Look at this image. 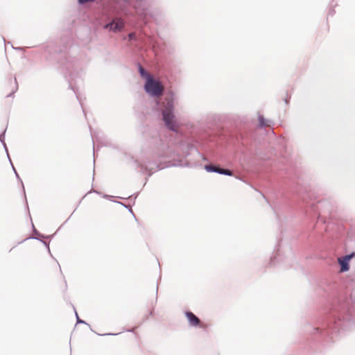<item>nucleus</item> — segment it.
<instances>
[{
	"label": "nucleus",
	"instance_id": "1",
	"mask_svg": "<svg viewBox=\"0 0 355 355\" xmlns=\"http://www.w3.org/2000/svg\"><path fill=\"white\" fill-rule=\"evenodd\" d=\"M269 122L260 113H258L257 125L247 121H240L236 127V142L252 156L269 162L266 164L275 174L278 187L286 201L291 207L301 210L305 217L313 223V228L319 223L325 225L327 220L318 212L319 202L312 200L311 195L302 185L301 177L295 166L284 157H277L275 155V157H271L263 154V132H266L265 128Z\"/></svg>",
	"mask_w": 355,
	"mask_h": 355
},
{
	"label": "nucleus",
	"instance_id": "2",
	"mask_svg": "<svg viewBox=\"0 0 355 355\" xmlns=\"http://www.w3.org/2000/svg\"><path fill=\"white\" fill-rule=\"evenodd\" d=\"M318 292L327 299L329 307L312 324H306L304 331L309 347L322 352L332 342L333 335L355 323V304L345 298L341 286L336 282L322 279Z\"/></svg>",
	"mask_w": 355,
	"mask_h": 355
},
{
	"label": "nucleus",
	"instance_id": "3",
	"mask_svg": "<svg viewBox=\"0 0 355 355\" xmlns=\"http://www.w3.org/2000/svg\"><path fill=\"white\" fill-rule=\"evenodd\" d=\"M146 156L142 163L134 160L137 167H141L142 173H153L169 166L191 168L193 164L187 157L196 154L202 157L198 148L191 142L184 139L175 146L168 144V140L155 130L149 138L146 139V145L144 148Z\"/></svg>",
	"mask_w": 355,
	"mask_h": 355
},
{
	"label": "nucleus",
	"instance_id": "4",
	"mask_svg": "<svg viewBox=\"0 0 355 355\" xmlns=\"http://www.w3.org/2000/svg\"><path fill=\"white\" fill-rule=\"evenodd\" d=\"M175 100V92L171 91L168 94V100L162 106L159 102H155L154 110L159 114L166 128L172 131L177 132L176 118L175 115L174 101Z\"/></svg>",
	"mask_w": 355,
	"mask_h": 355
},
{
	"label": "nucleus",
	"instance_id": "5",
	"mask_svg": "<svg viewBox=\"0 0 355 355\" xmlns=\"http://www.w3.org/2000/svg\"><path fill=\"white\" fill-rule=\"evenodd\" d=\"M139 76L144 79L143 89L145 93L152 98H157L162 92L161 81L153 77L147 71V68H137Z\"/></svg>",
	"mask_w": 355,
	"mask_h": 355
},
{
	"label": "nucleus",
	"instance_id": "6",
	"mask_svg": "<svg viewBox=\"0 0 355 355\" xmlns=\"http://www.w3.org/2000/svg\"><path fill=\"white\" fill-rule=\"evenodd\" d=\"M61 73L69 84V89H71L83 107L81 98L78 94V83L83 80V76L85 73L83 68H61Z\"/></svg>",
	"mask_w": 355,
	"mask_h": 355
},
{
	"label": "nucleus",
	"instance_id": "7",
	"mask_svg": "<svg viewBox=\"0 0 355 355\" xmlns=\"http://www.w3.org/2000/svg\"><path fill=\"white\" fill-rule=\"evenodd\" d=\"M128 40L130 42H135L137 45H141L151 48L153 51H156L157 42L150 35L146 33H130L128 35Z\"/></svg>",
	"mask_w": 355,
	"mask_h": 355
},
{
	"label": "nucleus",
	"instance_id": "8",
	"mask_svg": "<svg viewBox=\"0 0 355 355\" xmlns=\"http://www.w3.org/2000/svg\"><path fill=\"white\" fill-rule=\"evenodd\" d=\"M286 249L288 251V254L286 255L282 254V245L279 242L278 243L277 245L275 248L272 255L270 257V261L268 263L270 266H275L279 262H284V259L292 257L293 252L290 247L286 246Z\"/></svg>",
	"mask_w": 355,
	"mask_h": 355
},
{
	"label": "nucleus",
	"instance_id": "9",
	"mask_svg": "<svg viewBox=\"0 0 355 355\" xmlns=\"http://www.w3.org/2000/svg\"><path fill=\"white\" fill-rule=\"evenodd\" d=\"M189 130L194 135H196L198 140L207 137L210 132L209 125L206 123L191 125Z\"/></svg>",
	"mask_w": 355,
	"mask_h": 355
},
{
	"label": "nucleus",
	"instance_id": "10",
	"mask_svg": "<svg viewBox=\"0 0 355 355\" xmlns=\"http://www.w3.org/2000/svg\"><path fill=\"white\" fill-rule=\"evenodd\" d=\"M204 169L207 173H216L226 176H233V173L229 168H222L220 166L206 164L204 166Z\"/></svg>",
	"mask_w": 355,
	"mask_h": 355
},
{
	"label": "nucleus",
	"instance_id": "11",
	"mask_svg": "<svg viewBox=\"0 0 355 355\" xmlns=\"http://www.w3.org/2000/svg\"><path fill=\"white\" fill-rule=\"evenodd\" d=\"M185 318L187 320L188 324L190 327H200V318L195 315L191 311L187 309L184 311Z\"/></svg>",
	"mask_w": 355,
	"mask_h": 355
},
{
	"label": "nucleus",
	"instance_id": "12",
	"mask_svg": "<svg viewBox=\"0 0 355 355\" xmlns=\"http://www.w3.org/2000/svg\"><path fill=\"white\" fill-rule=\"evenodd\" d=\"M70 305L72 306L73 311H74V313H75V315H76V324H86L87 325L89 328H90V330L93 332H94L95 334H96L97 335L100 336H117L119 334H120L121 333H116V334H114V333H105V334H98L96 333V331H94L90 327V325L85 320H82V318H80L78 314V312L76 311V309L75 308V306H73V304L72 303H70Z\"/></svg>",
	"mask_w": 355,
	"mask_h": 355
},
{
	"label": "nucleus",
	"instance_id": "13",
	"mask_svg": "<svg viewBox=\"0 0 355 355\" xmlns=\"http://www.w3.org/2000/svg\"><path fill=\"white\" fill-rule=\"evenodd\" d=\"M309 242L310 243V245L315 248L318 246L320 241V235L316 234L315 232L309 233L308 234H306L305 235Z\"/></svg>",
	"mask_w": 355,
	"mask_h": 355
},
{
	"label": "nucleus",
	"instance_id": "14",
	"mask_svg": "<svg viewBox=\"0 0 355 355\" xmlns=\"http://www.w3.org/2000/svg\"><path fill=\"white\" fill-rule=\"evenodd\" d=\"M12 171L15 175V177L17 178V180L21 183V187H22V191H23V193H24V202H25V207H26V209L27 210V211L29 212V207H28V200H27V198H26V191H25V187H24V184L23 183V181L21 179L19 173H17L16 168H15L14 166H12Z\"/></svg>",
	"mask_w": 355,
	"mask_h": 355
},
{
	"label": "nucleus",
	"instance_id": "15",
	"mask_svg": "<svg viewBox=\"0 0 355 355\" xmlns=\"http://www.w3.org/2000/svg\"><path fill=\"white\" fill-rule=\"evenodd\" d=\"M338 263L340 266V270L342 272H346L350 269V262L347 260L345 257H342L338 259Z\"/></svg>",
	"mask_w": 355,
	"mask_h": 355
},
{
	"label": "nucleus",
	"instance_id": "16",
	"mask_svg": "<svg viewBox=\"0 0 355 355\" xmlns=\"http://www.w3.org/2000/svg\"><path fill=\"white\" fill-rule=\"evenodd\" d=\"M146 142L145 143V144L144 145V146H143V147H142V148H141V152H142L143 156H142V157L141 158V160H139V159H135L132 156H129V159L133 162V164H135V168H139V167H137V165H136V164L135 163L134 160H137L139 162L142 163V162H143L144 159V158H145V157L147 155H146V153H145V152H144V150H144V148L146 147ZM139 168H140V172L142 173L141 167H139ZM148 173H149V172L143 173V174H146V175H147V178H146V182H145V183H144V185H146V182L148 181V178L150 177V176H148Z\"/></svg>",
	"mask_w": 355,
	"mask_h": 355
},
{
	"label": "nucleus",
	"instance_id": "17",
	"mask_svg": "<svg viewBox=\"0 0 355 355\" xmlns=\"http://www.w3.org/2000/svg\"><path fill=\"white\" fill-rule=\"evenodd\" d=\"M6 130H7V127L2 131L1 133H0V141L1 142L2 145H3V147L6 151V155H7V157H9V152H8V147H7V145L5 142V137H6Z\"/></svg>",
	"mask_w": 355,
	"mask_h": 355
},
{
	"label": "nucleus",
	"instance_id": "18",
	"mask_svg": "<svg viewBox=\"0 0 355 355\" xmlns=\"http://www.w3.org/2000/svg\"><path fill=\"white\" fill-rule=\"evenodd\" d=\"M28 216H29V218L31 219V225H32V230H33V232L34 233V234L36 236L35 238H40L41 239H44V234H42L41 232H40L35 227L33 223V220H32V218H31V214H30V211L28 212Z\"/></svg>",
	"mask_w": 355,
	"mask_h": 355
},
{
	"label": "nucleus",
	"instance_id": "19",
	"mask_svg": "<svg viewBox=\"0 0 355 355\" xmlns=\"http://www.w3.org/2000/svg\"><path fill=\"white\" fill-rule=\"evenodd\" d=\"M114 202L115 203H117L123 207H124L125 208L128 209L129 212L134 216V218H135V220H137V218L132 209V207L133 206L132 205H125V203L122 202H120V201H116V200H113Z\"/></svg>",
	"mask_w": 355,
	"mask_h": 355
},
{
	"label": "nucleus",
	"instance_id": "20",
	"mask_svg": "<svg viewBox=\"0 0 355 355\" xmlns=\"http://www.w3.org/2000/svg\"><path fill=\"white\" fill-rule=\"evenodd\" d=\"M97 142L101 145V146H108V147H110V148H114V149H118V146L116 145V144H112L110 141H100L98 138L96 137V138Z\"/></svg>",
	"mask_w": 355,
	"mask_h": 355
},
{
	"label": "nucleus",
	"instance_id": "21",
	"mask_svg": "<svg viewBox=\"0 0 355 355\" xmlns=\"http://www.w3.org/2000/svg\"><path fill=\"white\" fill-rule=\"evenodd\" d=\"M14 83H15V87L12 89V91L8 94L6 95L7 98L13 97L15 94L16 93V92L18 90V83H17V78L15 76L14 77Z\"/></svg>",
	"mask_w": 355,
	"mask_h": 355
},
{
	"label": "nucleus",
	"instance_id": "22",
	"mask_svg": "<svg viewBox=\"0 0 355 355\" xmlns=\"http://www.w3.org/2000/svg\"><path fill=\"white\" fill-rule=\"evenodd\" d=\"M138 195H139V193L136 192L135 193L129 196L128 198L119 197V198H120V199H128V200H129L130 201H132V205H134Z\"/></svg>",
	"mask_w": 355,
	"mask_h": 355
},
{
	"label": "nucleus",
	"instance_id": "23",
	"mask_svg": "<svg viewBox=\"0 0 355 355\" xmlns=\"http://www.w3.org/2000/svg\"><path fill=\"white\" fill-rule=\"evenodd\" d=\"M29 239H33V237H30ZM34 239H36L39 241H40L46 248V249H49V243L44 241V239H41L40 238H34Z\"/></svg>",
	"mask_w": 355,
	"mask_h": 355
},
{
	"label": "nucleus",
	"instance_id": "24",
	"mask_svg": "<svg viewBox=\"0 0 355 355\" xmlns=\"http://www.w3.org/2000/svg\"><path fill=\"white\" fill-rule=\"evenodd\" d=\"M355 257V252H351L350 253L345 254L343 257H345L347 260H348L349 262L352 259H353Z\"/></svg>",
	"mask_w": 355,
	"mask_h": 355
},
{
	"label": "nucleus",
	"instance_id": "25",
	"mask_svg": "<svg viewBox=\"0 0 355 355\" xmlns=\"http://www.w3.org/2000/svg\"><path fill=\"white\" fill-rule=\"evenodd\" d=\"M89 129H90V132H92V130H91V127H89ZM91 135H92V133H91ZM92 142H93V156H94V164H95V151H96V147H95V144H94V137H93V135H92Z\"/></svg>",
	"mask_w": 355,
	"mask_h": 355
},
{
	"label": "nucleus",
	"instance_id": "26",
	"mask_svg": "<svg viewBox=\"0 0 355 355\" xmlns=\"http://www.w3.org/2000/svg\"><path fill=\"white\" fill-rule=\"evenodd\" d=\"M154 315V306L153 305V309L149 311V313H148V315H146L144 318V321H146L148 319L149 316H152Z\"/></svg>",
	"mask_w": 355,
	"mask_h": 355
},
{
	"label": "nucleus",
	"instance_id": "27",
	"mask_svg": "<svg viewBox=\"0 0 355 355\" xmlns=\"http://www.w3.org/2000/svg\"><path fill=\"white\" fill-rule=\"evenodd\" d=\"M78 1V3L80 5H83V4H85L87 3H91V2H94L96 0H77Z\"/></svg>",
	"mask_w": 355,
	"mask_h": 355
},
{
	"label": "nucleus",
	"instance_id": "28",
	"mask_svg": "<svg viewBox=\"0 0 355 355\" xmlns=\"http://www.w3.org/2000/svg\"><path fill=\"white\" fill-rule=\"evenodd\" d=\"M291 95H288V92L286 93V98L284 99V103L288 105L290 103V101H291Z\"/></svg>",
	"mask_w": 355,
	"mask_h": 355
},
{
	"label": "nucleus",
	"instance_id": "29",
	"mask_svg": "<svg viewBox=\"0 0 355 355\" xmlns=\"http://www.w3.org/2000/svg\"><path fill=\"white\" fill-rule=\"evenodd\" d=\"M114 196H110V195H108V194H105V193H103L102 195V198H105V199H107V200H112V198H113Z\"/></svg>",
	"mask_w": 355,
	"mask_h": 355
},
{
	"label": "nucleus",
	"instance_id": "30",
	"mask_svg": "<svg viewBox=\"0 0 355 355\" xmlns=\"http://www.w3.org/2000/svg\"><path fill=\"white\" fill-rule=\"evenodd\" d=\"M157 293H158V282H157V286H156V297H155V302H152V306L153 305L155 306V304L157 303Z\"/></svg>",
	"mask_w": 355,
	"mask_h": 355
},
{
	"label": "nucleus",
	"instance_id": "31",
	"mask_svg": "<svg viewBox=\"0 0 355 355\" xmlns=\"http://www.w3.org/2000/svg\"><path fill=\"white\" fill-rule=\"evenodd\" d=\"M55 234H44V239H48L49 240H51L54 238Z\"/></svg>",
	"mask_w": 355,
	"mask_h": 355
},
{
	"label": "nucleus",
	"instance_id": "32",
	"mask_svg": "<svg viewBox=\"0 0 355 355\" xmlns=\"http://www.w3.org/2000/svg\"><path fill=\"white\" fill-rule=\"evenodd\" d=\"M92 192H94V193H96V194H98V195H100V196H102V195L103 194V193H102L101 191H96V190H94V191H92Z\"/></svg>",
	"mask_w": 355,
	"mask_h": 355
},
{
	"label": "nucleus",
	"instance_id": "33",
	"mask_svg": "<svg viewBox=\"0 0 355 355\" xmlns=\"http://www.w3.org/2000/svg\"><path fill=\"white\" fill-rule=\"evenodd\" d=\"M8 161H9L10 165H11V167L12 168V166H14V165H13L12 162V160L10 159V157L9 156V157H8Z\"/></svg>",
	"mask_w": 355,
	"mask_h": 355
},
{
	"label": "nucleus",
	"instance_id": "34",
	"mask_svg": "<svg viewBox=\"0 0 355 355\" xmlns=\"http://www.w3.org/2000/svg\"><path fill=\"white\" fill-rule=\"evenodd\" d=\"M46 250H47V252H48V253L49 254V255H50L51 257H53V255H52L51 252V250H50V247L49 248V249H46Z\"/></svg>",
	"mask_w": 355,
	"mask_h": 355
},
{
	"label": "nucleus",
	"instance_id": "35",
	"mask_svg": "<svg viewBox=\"0 0 355 355\" xmlns=\"http://www.w3.org/2000/svg\"><path fill=\"white\" fill-rule=\"evenodd\" d=\"M136 67H143V65L140 62H137Z\"/></svg>",
	"mask_w": 355,
	"mask_h": 355
},
{
	"label": "nucleus",
	"instance_id": "36",
	"mask_svg": "<svg viewBox=\"0 0 355 355\" xmlns=\"http://www.w3.org/2000/svg\"><path fill=\"white\" fill-rule=\"evenodd\" d=\"M94 174H95V169H93V177H92V181L94 180Z\"/></svg>",
	"mask_w": 355,
	"mask_h": 355
},
{
	"label": "nucleus",
	"instance_id": "37",
	"mask_svg": "<svg viewBox=\"0 0 355 355\" xmlns=\"http://www.w3.org/2000/svg\"><path fill=\"white\" fill-rule=\"evenodd\" d=\"M27 239H25L22 240L21 241L18 242V244H21V243H24V242L25 241H26Z\"/></svg>",
	"mask_w": 355,
	"mask_h": 355
},
{
	"label": "nucleus",
	"instance_id": "38",
	"mask_svg": "<svg viewBox=\"0 0 355 355\" xmlns=\"http://www.w3.org/2000/svg\"><path fill=\"white\" fill-rule=\"evenodd\" d=\"M125 331H128V332H133V330L131 329H128Z\"/></svg>",
	"mask_w": 355,
	"mask_h": 355
},
{
	"label": "nucleus",
	"instance_id": "39",
	"mask_svg": "<svg viewBox=\"0 0 355 355\" xmlns=\"http://www.w3.org/2000/svg\"><path fill=\"white\" fill-rule=\"evenodd\" d=\"M259 193H261V195L263 196V198H265V199L266 200V197L264 196L263 193H262L261 191H259Z\"/></svg>",
	"mask_w": 355,
	"mask_h": 355
},
{
	"label": "nucleus",
	"instance_id": "40",
	"mask_svg": "<svg viewBox=\"0 0 355 355\" xmlns=\"http://www.w3.org/2000/svg\"><path fill=\"white\" fill-rule=\"evenodd\" d=\"M83 112L85 116L86 117V114H85V110L83 108Z\"/></svg>",
	"mask_w": 355,
	"mask_h": 355
},
{
	"label": "nucleus",
	"instance_id": "41",
	"mask_svg": "<svg viewBox=\"0 0 355 355\" xmlns=\"http://www.w3.org/2000/svg\"><path fill=\"white\" fill-rule=\"evenodd\" d=\"M70 217H71V216H69V217L68 218V219H67V220H66V221H65L64 223L68 222V220L70 218Z\"/></svg>",
	"mask_w": 355,
	"mask_h": 355
}]
</instances>
